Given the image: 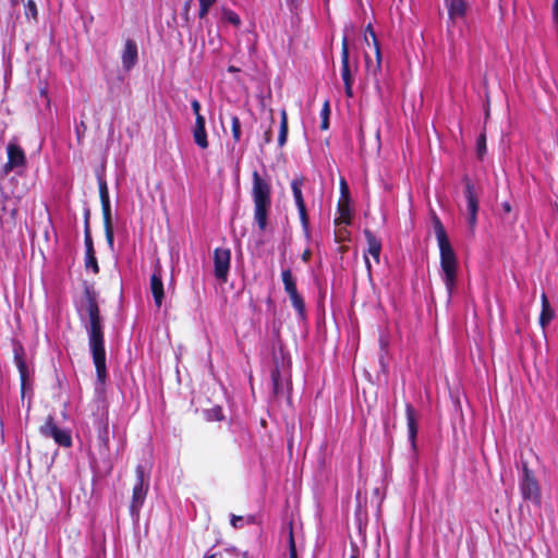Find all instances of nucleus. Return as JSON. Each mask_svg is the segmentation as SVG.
<instances>
[{
	"instance_id": "f257e3e1",
	"label": "nucleus",
	"mask_w": 558,
	"mask_h": 558,
	"mask_svg": "<svg viewBox=\"0 0 558 558\" xmlns=\"http://www.w3.org/2000/svg\"><path fill=\"white\" fill-rule=\"evenodd\" d=\"M77 313L82 322L87 318L85 329L88 336V347L96 368L97 384L104 391L107 380L106 349L104 318L100 315L98 293L94 287L84 282V291L80 302L76 304Z\"/></svg>"
},
{
	"instance_id": "f03ea898",
	"label": "nucleus",
	"mask_w": 558,
	"mask_h": 558,
	"mask_svg": "<svg viewBox=\"0 0 558 558\" xmlns=\"http://www.w3.org/2000/svg\"><path fill=\"white\" fill-rule=\"evenodd\" d=\"M432 219L440 251V268L442 280L450 298L457 284L458 258L439 217L433 213Z\"/></svg>"
},
{
	"instance_id": "7ed1b4c3",
	"label": "nucleus",
	"mask_w": 558,
	"mask_h": 558,
	"mask_svg": "<svg viewBox=\"0 0 558 558\" xmlns=\"http://www.w3.org/2000/svg\"><path fill=\"white\" fill-rule=\"evenodd\" d=\"M252 197L254 202V219L258 229L266 230L268 213L271 206V185L267 179L262 178L258 171L252 174Z\"/></svg>"
},
{
	"instance_id": "20e7f679",
	"label": "nucleus",
	"mask_w": 558,
	"mask_h": 558,
	"mask_svg": "<svg viewBox=\"0 0 558 558\" xmlns=\"http://www.w3.org/2000/svg\"><path fill=\"white\" fill-rule=\"evenodd\" d=\"M93 425L97 437V449L104 464L106 473L111 472L112 463L110 461V429L108 407L98 405L93 413Z\"/></svg>"
},
{
	"instance_id": "39448f33",
	"label": "nucleus",
	"mask_w": 558,
	"mask_h": 558,
	"mask_svg": "<svg viewBox=\"0 0 558 558\" xmlns=\"http://www.w3.org/2000/svg\"><path fill=\"white\" fill-rule=\"evenodd\" d=\"M359 63L355 60L353 64L350 63L349 41L347 36L342 38L341 45V78L344 84V94L348 98H352L353 94V80L354 74L357 72Z\"/></svg>"
},
{
	"instance_id": "423d86ee",
	"label": "nucleus",
	"mask_w": 558,
	"mask_h": 558,
	"mask_svg": "<svg viewBox=\"0 0 558 558\" xmlns=\"http://www.w3.org/2000/svg\"><path fill=\"white\" fill-rule=\"evenodd\" d=\"M520 492L524 500H530L536 506L542 502V492L538 481L529 469L527 463H522V476L520 478Z\"/></svg>"
},
{
	"instance_id": "0eeeda50",
	"label": "nucleus",
	"mask_w": 558,
	"mask_h": 558,
	"mask_svg": "<svg viewBox=\"0 0 558 558\" xmlns=\"http://www.w3.org/2000/svg\"><path fill=\"white\" fill-rule=\"evenodd\" d=\"M8 161L2 167V172L9 173L14 171L17 174L25 172L27 168V158L24 149L17 143L16 138L9 142L7 146Z\"/></svg>"
},
{
	"instance_id": "6e6552de",
	"label": "nucleus",
	"mask_w": 558,
	"mask_h": 558,
	"mask_svg": "<svg viewBox=\"0 0 558 558\" xmlns=\"http://www.w3.org/2000/svg\"><path fill=\"white\" fill-rule=\"evenodd\" d=\"M148 490V483L145 484V468L136 466V484L133 487L130 511L133 517H138L140 509L144 504Z\"/></svg>"
},
{
	"instance_id": "1a4fd4ad",
	"label": "nucleus",
	"mask_w": 558,
	"mask_h": 558,
	"mask_svg": "<svg viewBox=\"0 0 558 558\" xmlns=\"http://www.w3.org/2000/svg\"><path fill=\"white\" fill-rule=\"evenodd\" d=\"M464 195L466 198V219L470 230L473 232L477 221L478 213V196L475 192V186L468 175L463 178Z\"/></svg>"
},
{
	"instance_id": "9d476101",
	"label": "nucleus",
	"mask_w": 558,
	"mask_h": 558,
	"mask_svg": "<svg viewBox=\"0 0 558 558\" xmlns=\"http://www.w3.org/2000/svg\"><path fill=\"white\" fill-rule=\"evenodd\" d=\"M305 178L304 177H296L291 182V190L292 194L296 204V207L299 209V215L301 219L302 227L306 233H308L310 229V219L305 206V201L302 193V187L304 186Z\"/></svg>"
},
{
	"instance_id": "9b49d317",
	"label": "nucleus",
	"mask_w": 558,
	"mask_h": 558,
	"mask_svg": "<svg viewBox=\"0 0 558 558\" xmlns=\"http://www.w3.org/2000/svg\"><path fill=\"white\" fill-rule=\"evenodd\" d=\"M40 433L46 437H51L61 447L70 448L72 446V437L65 429L57 426L53 417L48 416L46 423L40 427Z\"/></svg>"
},
{
	"instance_id": "f8f14e48",
	"label": "nucleus",
	"mask_w": 558,
	"mask_h": 558,
	"mask_svg": "<svg viewBox=\"0 0 558 558\" xmlns=\"http://www.w3.org/2000/svg\"><path fill=\"white\" fill-rule=\"evenodd\" d=\"M230 260L231 252L229 248L217 247L214 251V274L222 282L227 281Z\"/></svg>"
},
{
	"instance_id": "ddd939ff",
	"label": "nucleus",
	"mask_w": 558,
	"mask_h": 558,
	"mask_svg": "<svg viewBox=\"0 0 558 558\" xmlns=\"http://www.w3.org/2000/svg\"><path fill=\"white\" fill-rule=\"evenodd\" d=\"M150 291L156 306L159 308L165 299L163 283H162V267L157 260L154 266V271L150 277Z\"/></svg>"
},
{
	"instance_id": "4468645a",
	"label": "nucleus",
	"mask_w": 558,
	"mask_h": 558,
	"mask_svg": "<svg viewBox=\"0 0 558 558\" xmlns=\"http://www.w3.org/2000/svg\"><path fill=\"white\" fill-rule=\"evenodd\" d=\"M14 362L17 366L21 377L22 389H24L26 380L28 378V367L26 364V354L23 345L16 339H12Z\"/></svg>"
},
{
	"instance_id": "2eb2a0df",
	"label": "nucleus",
	"mask_w": 558,
	"mask_h": 558,
	"mask_svg": "<svg viewBox=\"0 0 558 558\" xmlns=\"http://www.w3.org/2000/svg\"><path fill=\"white\" fill-rule=\"evenodd\" d=\"M405 415L409 441L413 451H416V439L418 433V414L411 403L405 404Z\"/></svg>"
},
{
	"instance_id": "dca6fc26",
	"label": "nucleus",
	"mask_w": 558,
	"mask_h": 558,
	"mask_svg": "<svg viewBox=\"0 0 558 558\" xmlns=\"http://www.w3.org/2000/svg\"><path fill=\"white\" fill-rule=\"evenodd\" d=\"M363 233H364V236H365L366 242H367V251H366V253L364 255L365 265H366V268H367L368 272H371L372 265H371L369 258L367 257V254L372 255L373 258L375 259V262L378 264L379 263L380 252H381V242L368 229H365Z\"/></svg>"
},
{
	"instance_id": "f3484780",
	"label": "nucleus",
	"mask_w": 558,
	"mask_h": 558,
	"mask_svg": "<svg viewBox=\"0 0 558 558\" xmlns=\"http://www.w3.org/2000/svg\"><path fill=\"white\" fill-rule=\"evenodd\" d=\"M270 378L272 383L274 397L280 398L287 395L290 390V383L282 379L278 364H276L270 371Z\"/></svg>"
},
{
	"instance_id": "a211bd4d",
	"label": "nucleus",
	"mask_w": 558,
	"mask_h": 558,
	"mask_svg": "<svg viewBox=\"0 0 558 558\" xmlns=\"http://www.w3.org/2000/svg\"><path fill=\"white\" fill-rule=\"evenodd\" d=\"M84 242H85V248H86V252H85V267L87 269L90 268L94 274H98L99 272V266H98V262H97V258H96V253H95V248H94V243H93V238H92L90 229H87V232H85Z\"/></svg>"
},
{
	"instance_id": "6ab92c4d",
	"label": "nucleus",
	"mask_w": 558,
	"mask_h": 558,
	"mask_svg": "<svg viewBox=\"0 0 558 558\" xmlns=\"http://www.w3.org/2000/svg\"><path fill=\"white\" fill-rule=\"evenodd\" d=\"M138 58L137 45L133 39H126L122 51V64L125 70L132 69Z\"/></svg>"
},
{
	"instance_id": "aec40b11",
	"label": "nucleus",
	"mask_w": 558,
	"mask_h": 558,
	"mask_svg": "<svg viewBox=\"0 0 558 558\" xmlns=\"http://www.w3.org/2000/svg\"><path fill=\"white\" fill-rule=\"evenodd\" d=\"M366 31L369 32V34L373 38V43H374V47H375V54H376V63L374 66H372V64H371L369 56L367 53L365 54L366 72L372 73L374 76H376L377 72H379L380 68H381L380 46H379V43L376 38L375 32L371 24L367 25Z\"/></svg>"
},
{
	"instance_id": "412c9836",
	"label": "nucleus",
	"mask_w": 558,
	"mask_h": 558,
	"mask_svg": "<svg viewBox=\"0 0 558 558\" xmlns=\"http://www.w3.org/2000/svg\"><path fill=\"white\" fill-rule=\"evenodd\" d=\"M101 208H102V216H104L106 240H107L109 247L112 248L113 243H114V234H113V227H112L110 201L101 202Z\"/></svg>"
},
{
	"instance_id": "4be33fe9",
	"label": "nucleus",
	"mask_w": 558,
	"mask_h": 558,
	"mask_svg": "<svg viewBox=\"0 0 558 558\" xmlns=\"http://www.w3.org/2000/svg\"><path fill=\"white\" fill-rule=\"evenodd\" d=\"M205 118L203 116H198L195 118V125L193 129V138L195 144L202 148L206 149L208 147L207 133L205 129Z\"/></svg>"
},
{
	"instance_id": "5701e85b",
	"label": "nucleus",
	"mask_w": 558,
	"mask_h": 558,
	"mask_svg": "<svg viewBox=\"0 0 558 558\" xmlns=\"http://www.w3.org/2000/svg\"><path fill=\"white\" fill-rule=\"evenodd\" d=\"M449 19L454 22L463 19L466 14L468 4L465 0H445Z\"/></svg>"
},
{
	"instance_id": "b1692460",
	"label": "nucleus",
	"mask_w": 558,
	"mask_h": 558,
	"mask_svg": "<svg viewBox=\"0 0 558 558\" xmlns=\"http://www.w3.org/2000/svg\"><path fill=\"white\" fill-rule=\"evenodd\" d=\"M542 312L539 315V324L545 328L555 317V312L550 307L549 301L545 292L542 293Z\"/></svg>"
},
{
	"instance_id": "393cba45",
	"label": "nucleus",
	"mask_w": 558,
	"mask_h": 558,
	"mask_svg": "<svg viewBox=\"0 0 558 558\" xmlns=\"http://www.w3.org/2000/svg\"><path fill=\"white\" fill-rule=\"evenodd\" d=\"M288 138V114L284 109L280 112V128L278 134V145L279 147H283L287 143Z\"/></svg>"
},
{
	"instance_id": "a878e982",
	"label": "nucleus",
	"mask_w": 558,
	"mask_h": 558,
	"mask_svg": "<svg viewBox=\"0 0 558 558\" xmlns=\"http://www.w3.org/2000/svg\"><path fill=\"white\" fill-rule=\"evenodd\" d=\"M281 277H282V282L284 286V291L288 293V295L296 293L298 292L296 282L292 275L291 269L287 268V269L282 270Z\"/></svg>"
},
{
	"instance_id": "bb28decb",
	"label": "nucleus",
	"mask_w": 558,
	"mask_h": 558,
	"mask_svg": "<svg viewBox=\"0 0 558 558\" xmlns=\"http://www.w3.org/2000/svg\"><path fill=\"white\" fill-rule=\"evenodd\" d=\"M289 298H290L292 306L295 308L299 317L301 319H304L306 316V308H305V302H304V299L302 298V295L299 292H296V293L290 294Z\"/></svg>"
},
{
	"instance_id": "cd10ccee",
	"label": "nucleus",
	"mask_w": 558,
	"mask_h": 558,
	"mask_svg": "<svg viewBox=\"0 0 558 558\" xmlns=\"http://www.w3.org/2000/svg\"><path fill=\"white\" fill-rule=\"evenodd\" d=\"M231 131L233 142L240 143L242 141V124L238 116L231 117Z\"/></svg>"
},
{
	"instance_id": "c85d7f7f",
	"label": "nucleus",
	"mask_w": 558,
	"mask_h": 558,
	"mask_svg": "<svg viewBox=\"0 0 558 558\" xmlns=\"http://www.w3.org/2000/svg\"><path fill=\"white\" fill-rule=\"evenodd\" d=\"M205 415L208 421L225 420L223 411L220 405H215L214 408L206 410Z\"/></svg>"
},
{
	"instance_id": "c756f323",
	"label": "nucleus",
	"mask_w": 558,
	"mask_h": 558,
	"mask_svg": "<svg viewBox=\"0 0 558 558\" xmlns=\"http://www.w3.org/2000/svg\"><path fill=\"white\" fill-rule=\"evenodd\" d=\"M329 114H330L329 101L326 100L324 102V106H323V109L320 112V116H322L320 129L322 130H327L329 128Z\"/></svg>"
},
{
	"instance_id": "7c9ffc66",
	"label": "nucleus",
	"mask_w": 558,
	"mask_h": 558,
	"mask_svg": "<svg viewBox=\"0 0 558 558\" xmlns=\"http://www.w3.org/2000/svg\"><path fill=\"white\" fill-rule=\"evenodd\" d=\"M476 151H477V157L480 159H482L486 153V136L484 133L477 137Z\"/></svg>"
},
{
	"instance_id": "2f4dec72",
	"label": "nucleus",
	"mask_w": 558,
	"mask_h": 558,
	"mask_svg": "<svg viewBox=\"0 0 558 558\" xmlns=\"http://www.w3.org/2000/svg\"><path fill=\"white\" fill-rule=\"evenodd\" d=\"M98 185H99L100 202L110 201L106 180L102 178H98Z\"/></svg>"
},
{
	"instance_id": "473e14b6",
	"label": "nucleus",
	"mask_w": 558,
	"mask_h": 558,
	"mask_svg": "<svg viewBox=\"0 0 558 558\" xmlns=\"http://www.w3.org/2000/svg\"><path fill=\"white\" fill-rule=\"evenodd\" d=\"M223 17L229 23H231V24H233L235 26H239L241 24V20L239 17V15L236 13H234L233 11H231V10H225L223 11Z\"/></svg>"
},
{
	"instance_id": "72a5a7b5",
	"label": "nucleus",
	"mask_w": 558,
	"mask_h": 558,
	"mask_svg": "<svg viewBox=\"0 0 558 558\" xmlns=\"http://www.w3.org/2000/svg\"><path fill=\"white\" fill-rule=\"evenodd\" d=\"M25 15L27 19L32 17V19L36 20L37 7L34 1L28 0L27 4H25Z\"/></svg>"
},
{
	"instance_id": "f704fd0d",
	"label": "nucleus",
	"mask_w": 558,
	"mask_h": 558,
	"mask_svg": "<svg viewBox=\"0 0 558 558\" xmlns=\"http://www.w3.org/2000/svg\"><path fill=\"white\" fill-rule=\"evenodd\" d=\"M340 217L344 223L350 222V210L348 205L339 203Z\"/></svg>"
},
{
	"instance_id": "c9c22d12",
	"label": "nucleus",
	"mask_w": 558,
	"mask_h": 558,
	"mask_svg": "<svg viewBox=\"0 0 558 558\" xmlns=\"http://www.w3.org/2000/svg\"><path fill=\"white\" fill-rule=\"evenodd\" d=\"M244 518L241 515L231 514L230 523L234 529L243 527Z\"/></svg>"
},
{
	"instance_id": "e433bc0d",
	"label": "nucleus",
	"mask_w": 558,
	"mask_h": 558,
	"mask_svg": "<svg viewBox=\"0 0 558 558\" xmlns=\"http://www.w3.org/2000/svg\"><path fill=\"white\" fill-rule=\"evenodd\" d=\"M289 557L290 558H298L296 547H295V543H294V537H293L292 531L290 532V537H289Z\"/></svg>"
},
{
	"instance_id": "4c0bfd02",
	"label": "nucleus",
	"mask_w": 558,
	"mask_h": 558,
	"mask_svg": "<svg viewBox=\"0 0 558 558\" xmlns=\"http://www.w3.org/2000/svg\"><path fill=\"white\" fill-rule=\"evenodd\" d=\"M191 107H192V110H193V112L195 114V118L198 117V116H202L201 112H199L201 111V104H199V101L197 99H193L191 101Z\"/></svg>"
},
{
	"instance_id": "58836bf2",
	"label": "nucleus",
	"mask_w": 558,
	"mask_h": 558,
	"mask_svg": "<svg viewBox=\"0 0 558 558\" xmlns=\"http://www.w3.org/2000/svg\"><path fill=\"white\" fill-rule=\"evenodd\" d=\"M340 189H341L342 197L348 199L349 198V187H348V184L344 179H341Z\"/></svg>"
},
{
	"instance_id": "ea45409f",
	"label": "nucleus",
	"mask_w": 558,
	"mask_h": 558,
	"mask_svg": "<svg viewBox=\"0 0 558 558\" xmlns=\"http://www.w3.org/2000/svg\"><path fill=\"white\" fill-rule=\"evenodd\" d=\"M8 2H9V5H10L11 10H12V11H10V15L12 16L13 13L15 12L16 8H19L21 5L23 0H8Z\"/></svg>"
},
{
	"instance_id": "a19ab883",
	"label": "nucleus",
	"mask_w": 558,
	"mask_h": 558,
	"mask_svg": "<svg viewBox=\"0 0 558 558\" xmlns=\"http://www.w3.org/2000/svg\"><path fill=\"white\" fill-rule=\"evenodd\" d=\"M553 20L558 26V0H554L553 4Z\"/></svg>"
},
{
	"instance_id": "79ce46f5",
	"label": "nucleus",
	"mask_w": 558,
	"mask_h": 558,
	"mask_svg": "<svg viewBox=\"0 0 558 558\" xmlns=\"http://www.w3.org/2000/svg\"><path fill=\"white\" fill-rule=\"evenodd\" d=\"M272 140L271 125L264 133V143L269 144Z\"/></svg>"
},
{
	"instance_id": "37998d69",
	"label": "nucleus",
	"mask_w": 558,
	"mask_h": 558,
	"mask_svg": "<svg viewBox=\"0 0 558 558\" xmlns=\"http://www.w3.org/2000/svg\"><path fill=\"white\" fill-rule=\"evenodd\" d=\"M209 8H210L209 5L199 4L198 16L201 19H204L207 15V13H208Z\"/></svg>"
},
{
	"instance_id": "c03bdc74",
	"label": "nucleus",
	"mask_w": 558,
	"mask_h": 558,
	"mask_svg": "<svg viewBox=\"0 0 558 558\" xmlns=\"http://www.w3.org/2000/svg\"><path fill=\"white\" fill-rule=\"evenodd\" d=\"M89 209H86L85 210V215H84V233L87 232V229H90L89 228Z\"/></svg>"
},
{
	"instance_id": "a18cd8bd",
	"label": "nucleus",
	"mask_w": 558,
	"mask_h": 558,
	"mask_svg": "<svg viewBox=\"0 0 558 558\" xmlns=\"http://www.w3.org/2000/svg\"><path fill=\"white\" fill-rule=\"evenodd\" d=\"M311 255H312L311 251L310 250H305L304 253L302 254V259L306 263V262L310 260Z\"/></svg>"
},
{
	"instance_id": "49530a36",
	"label": "nucleus",
	"mask_w": 558,
	"mask_h": 558,
	"mask_svg": "<svg viewBox=\"0 0 558 558\" xmlns=\"http://www.w3.org/2000/svg\"><path fill=\"white\" fill-rule=\"evenodd\" d=\"M216 0H199V4H205L211 7Z\"/></svg>"
},
{
	"instance_id": "de8ad7c7",
	"label": "nucleus",
	"mask_w": 558,
	"mask_h": 558,
	"mask_svg": "<svg viewBox=\"0 0 558 558\" xmlns=\"http://www.w3.org/2000/svg\"><path fill=\"white\" fill-rule=\"evenodd\" d=\"M502 208H504V210L506 213H510L511 211V205L508 202L502 204Z\"/></svg>"
},
{
	"instance_id": "09e8293b",
	"label": "nucleus",
	"mask_w": 558,
	"mask_h": 558,
	"mask_svg": "<svg viewBox=\"0 0 558 558\" xmlns=\"http://www.w3.org/2000/svg\"><path fill=\"white\" fill-rule=\"evenodd\" d=\"M246 522H247L248 524H253V523L255 522V517H254V515H248V517L246 518Z\"/></svg>"
},
{
	"instance_id": "8fccbe9b",
	"label": "nucleus",
	"mask_w": 558,
	"mask_h": 558,
	"mask_svg": "<svg viewBox=\"0 0 558 558\" xmlns=\"http://www.w3.org/2000/svg\"><path fill=\"white\" fill-rule=\"evenodd\" d=\"M17 209L15 207H12L10 209V214H11V217L14 218L15 214H16Z\"/></svg>"
},
{
	"instance_id": "3c124183",
	"label": "nucleus",
	"mask_w": 558,
	"mask_h": 558,
	"mask_svg": "<svg viewBox=\"0 0 558 558\" xmlns=\"http://www.w3.org/2000/svg\"><path fill=\"white\" fill-rule=\"evenodd\" d=\"M204 558H216V554H206Z\"/></svg>"
},
{
	"instance_id": "603ef678",
	"label": "nucleus",
	"mask_w": 558,
	"mask_h": 558,
	"mask_svg": "<svg viewBox=\"0 0 558 558\" xmlns=\"http://www.w3.org/2000/svg\"><path fill=\"white\" fill-rule=\"evenodd\" d=\"M76 132H77V138L80 140V138H81V136H82V134H81V132H80V129H77V130H76Z\"/></svg>"
},
{
	"instance_id": "864d4df0",
	"label": "nucleus",
	"mask_w": 558,
	"mask_h": 558,
	"mask_svg": "<svg viewBox=\"0 0 558 558\" xmlns=\"http://www.w3.org/2000/svg\"><path fill=\"white\" fill-rule=\"evenodd\" d=\"M13 194H14V198H20V194L19 193L15 194V192H13Z\"/></svg>"
},
{
	"instance_id": "5fc2aeb1",
	"label": "nucleus",
	"mask_w": 558,
	"mask_h": 558,
	"mask_svg": "<svg viewBox=\"0 0 558 558\" xmlns=\"http://www.w3.org/2000/svg\"><path fill=\"white\" fill-rule=\"evenodd\" d=\"M81 126L83 128V130H85V129H86V125H85V123H84V122H81Z\"/></svg>"
},
{
	"instance_id": "6e6d98bb",
	"label": "nucleus",
	"mask_w": 558,
	"mask_h": 558,
	"mask_svg": "<svg viewBox=\"0 0 558 558\" xmlns=\"http://www.w3.org/2000/svg\"><path fill=\"white\" fill-rule=\"evenodd\" d=\"M289 1L294 4V3L299 2L300 0H289Z\"/></svg>"
},
{
	"instance_id": "4d7b16f0",
	"label": "nucleus",
	"mask_w": 558,
	"mask_h": 558,
	"mask_svg": "<svg viewBox=\"0 0 558 558\" xmlns=\"http://www.w3.org/2000/svg\"><path fill=\"white\" fill-rule=\"evenodd\" d=\"M2 211H7V206H2Z\"/></svg>"
},
{
	"instance_id": "13d9d810",
	"label": "nucleus",
	"mask_w": 558,
	"mask_h": 558,
	"mask_svg": "<svg viewBox=\"0 0 558 558\" xmlns=\"http://www.w3.org/2000/svg\"><path fill=\"white\" fill-rule=\"evenodd\" d=\"M350 558H357V556L356 555H352Z\"/></svg>"
}]
</instances>
